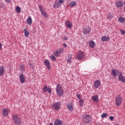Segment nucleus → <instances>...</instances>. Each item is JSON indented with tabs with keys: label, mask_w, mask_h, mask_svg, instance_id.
I'll return each instance as SVG.
<instances>
[{
	"label": "nucleus",
	"mask_w": 125,
	"mask_h": 125,
	"mask_svg": "<svg viewBox=\"0 0 125 125\" xmlns=\"http://www.w3.org/2000/svg\"><path fill=\"white\" fill-rule=\"evenodd\" d=\"M38 7H39L41 12H42L43 11V9L42 8V6L41 5H39L38 6Z\"/></svg>",
	"instance_id": "36"
},
{
	"label": "nucleus",
	"mask_w": 125,
	"mask_h": 125,
	"mask_svg": "<svg viewBox=\"0 0 125 125\" xmlns=\"http://www.w3.org/2000/svg\"><path fill=\"white\" fill-rule=\"evenodd\" d=\"M77 5V2L76 1H72L69 3V6H75Z\"/></svg>",
	"instance_id": "29"
},
{
	"label": "nucleus",
	"mask_w": 125,
	"mask_h": 125,
	"mask_svg": "<svg viewBox=\"0 0 125 125\" xmlns=\"http://www.w3.org/2000/svg\"><path fill=\"white\" fill-rule=\"evenodd\" d=\"M82 32L83 35H87L88 34L90 33V28L89 26H86L83 29Z\"/></svg>",
	"instance_id": "8"
},
{
	"label": "nucleus",
	"mask_w": 125,
	"mask_h": 125,
	"mask_svg": "<svg viewBox=\"0 0 125 125\" xmlns=\"http://www.w3.org/2000/svg\"><path fill=\"white\" fill-rule=\"evenodd\" d=\"M102 42H107L110 40V38L106 36H103L101 38Z\"/></svg>",
	"instance_id": "23"
},
{
	"label": "nucleus",
	"mask_w": 125,
	"mask_h": 125,
	"mask_svg": "<svg viewBox=\"0 0 125 125\" xmlns=\"http://www.w3.org/2000/svg\"><path fill=\"white\" fill-rule=\"evenodd\" d=\"M51 59L53 60V61H55V60H56V58L53 55H51Z\"/></svg>",
	"instance_id": "37"
},
{
	"label": "nucleus",
	"mask_w": 125,
	"mask_h": 125,
	"mask_svg": "<svg viewBox=\"0 0 125 125\" xmlns=\"http://www.w3.org/2000/svg\"><path fill=\"white\" fill-rule=\"evenodd\" d=\"M90 119H91V116L89 115L85 114L84 116L83 117V124H90L91 121Z\"/></svg>",
	"instance_id": "5"
},
{
	"label": "nucleus",
	"mask_w": 125,
	"mask_h": 125,
	"mask_svg": "<svg viewBox=\"0 0 125 125\" xmlns=\"http://www.w3.org/2000/svg\"><path fill=\"white\" fill-rule=\"evenodd\" d=\"M2 113L3 117H7L9 113H10V110L8 108H4L2 109Z\"/></svg>",
	"instance_id": "9"
},
{
	"label": "nucleus",
	"mask_w": 125,
	"mask_h": 125,
	"mask_svg": "<svg viewBox=\"0 0 125 125\" xmlns=\"http://www.w3.org/2000/svg\"><path fill=\"white\" fill-rule=\"evenodd\" d=\"M84 58V54H83V52L80 51L77 53L76 57V58L77 59V60H82Z\"/></svg>",
	"instance_id": "6"
},
{
	"label": "nucleus",
	"mask_w": 125,
	"mask_h": 125,
	"mask_svg": "<svg viewBox=\"0 0 125 125\" xmlns=\"http://www.w3.org/2000/svg\"><path fill=\"white\" fill-rule=\"evenodd\" d=\"M124 4H125L124 8L125 9V1H124Z\"/></svg>",
	"instance_id": "48"
},
{
	"label": "nucleus",
	"mask_w": 125,
	"mask_h": 125,
	"mask_svg": "<svg viewBox=\"0 0 125 125\" xmlns=\"http://www.w3.org/2000/svg\"><path fill=\"white\" fill-rule=\"evenodd\" d=\"M54 55L56 57H58L59 56V55H60V54L58 50H57L56 52H55L54 53Z\"/></svg>",
	"instance_id": "31"
},
{
	"label": "nucleus",
	"mask_w": 125,
	"mask_h": 125,
	"mask_svg": "<svg viewBox=\"0 0 125 125\" xmlns=\"http://www.w3.org/2000/svg\"><path fill=\"white\" fill-rule=\"evenodd\" d=\"M44 65L46 67L47 70H50V62L48 60H45L44 61Z\"/></svg>",
	"instance_id": "13"
},
{
	"label": "nucleus",
	"mask_w": 125,
	"mask_h": 125,
	"mask_svg": "<svg viewBox=\"0 0 125 125\" xmlns=\"http://www.w3.org/2000/svg\"><path fill=\"white\" fill-rule=\"evenodd\" d=\"M65 24L66 25V27L69 29H71V28L73 27V23H72V22L70 21H69L66 20L65 21Z\"/></svg>",
	"instance_id": "15"
},
{
	"label": "nucleus",
	"mask_w": 125,
	"mask_h": 125,
	"mask_svg": "<svg viewBox=\"0 0 125 125\" xmlns=\"http://www.w3.org/2000/svg\"><path fill=\"white\" fill-rule=\"evenodd\" d=\"M15 10L17 13H20L21 12V8L19 6H17L15 8Z\"/></svg>",
	"instance_id": "24"
},
{
	"label": "nucleus",
	"mask_w": 125,
	"mask_h": 125,
	"mask_svg": "<svg viewBox=\"0 0 125 125\" xmlns=\"http://www.w3.org/2000/svg\"><path fill=\"white\" fill-rule=\"evenodd\" d=\"M63 40H64V41H67L68 40V38L67 37H63Z\"/></svg>",
	"instance_id": "46"
},
{
	"label": "nucleus",
	"mask_w": 125,
	"mask_h": 125,
	"mask_svg": "<svg viewBox=\"0 0 125 125\" xmlns=\"http://www.w3.org/2000/svg\"><path fill=\"white\" fill-rule=\"evenodd\" d=\"M41 14L45 18H47V14H46V12H44V11H43V12H41Z\"/></svg>",
	"instance_id": "28"
},
{
	"label": "nucleus",
	"mask_w": 125,
	"mask_h": 125,
	"mask_svg": "<svg viewBox=\"0 0 125 125\" xmlns=\"http://www.w3.org/2000/svg\"><path fill=\"white\" fill-rule=\"evenodd\" d=\"M123 102V98L120 95H118L116 97L115 105L117 107H120V105L122 104Z\"/></svg>",
	"instance_id": "4"
},
{
	"label": "nucleus",
	"mask_w": 125,
	"mask_h": 125,
	"mask_svg": "<svg viewBox=\"0 0 125 125\" xmlns=\"http://www.w3.org/2000/svg\"><path fill=\"white\" fill-rule=\"evenodd\" d=\"M118 20L119 21L121 22V23H125V19L124 17H120L119 18H118Z\"/></svg>",
	"instance_id": "25"
},
{
	"label": "nucleus",
	"mask_w": 125,
	"mask_h": 125,
	"mask_svg": "<svg viewBox=\"0 0 125 125\" xmlns=\"http://www.w3.org/2000/svg\"><path fill=\"white\" fill-rule=\"evenodd\" d=\"M4 7V4H3V3L0 2V8Z\"/></svg>",
	"instance_id": "39"
},
{
	"label": "nucleus",
	"mask_w": 125,
	"mask_h": 125,
	"mask_svg": "<svg viewBox=\"0 0 125 125\" xmlns=\"http://www.w3.org/2000/svg\"><path fill=\"white\" fill-rule=\"evenodd\" d=\"M72 57H73V55H68V56L66 59V60L67 63H71V61H72Z\"/></svg>",
	"instance_id": "19"
},
{
	"label": "nucleus",
	"mask_w": 125,
	"mask_h": 125,
	"mask_svg": "<svg viewBox=\"0 0 125 125\" xmlns=\"http://www.w3.org/2000/svg\"><path fill=\"white\" fill-rule=\"evenodd\" d=\"M49 125H53V124L50 123ZM54 125H63V123L61 120L57 119L55 121Z\"/></svg>",
	"instance_id": "12"
},
{
	"label": "nucleus",
	"mask_w": 125,
	"mask_h": 125,
	"mask_svg": "<svg viewBox=\"0 0 125 125\" xmlns=\"http://www.w3.org/2000/svg\"><path fill=\"white\" fill-rule=\"evenodd\" d=\"M111 74L113 77H117V76H119V81H120V82H122V83H125V77L123 75V73L120 71V70L117 69H113L112 70Z\"/></svg>",
	"instance_id": "1"
},
{
	"label": "nucleus",
	"mask_w": 125,
	"mask_h": 125,
	"mask_svg": "<svg viewBox=\"0 0 125 125\" xmlns=\"http://www.w3.org/2000/svg\"><path fill=\"white\" fill-rule=\"evenodd\" d=\"M23 32L25 38H28V37H29V35H30V33L29 32V31H28V28H24Z\"/></svg>",
	"instance_id": "18"
},
{
	"label": "nucleus",
	"mask_w": 125,
	"mask_h": 125,
	"mask_svg": "<svg viewBox=\"0 0 125 125\" xmlns=\"http://www.w3.org/2000/svg\"><path fill=\"white\" fill-rule=\"evenodd\" d=\"M121 33L122 35H125V30H121Z\"/></svg>",
	"instance_id": "41"
},
{
	"label": "nucleus",
	"mask_w": 125,
	"mask_h": 125,
	"mask_svg": "<svg viewBox=\"0 0 125 125\" xmlns=\"http://www.w3.org/2000/svg\"><path fill=\"white\" fill-rule=\"evenodd\" d=\"M29 66H30V67H33V65L31 63H29Z\"/></svg>",
	"instance_id": "47"
},
{
	"label": "nucleus",
	"mask_w": 125,
	"mask_h": 125,
	"mask_svg": "<svg viewBox=\"0 0 125 125\" xmlns=\"http://www.w3.org/2000/svg\"><path fill=\"white\" fill-rule=\"evenodd\" d=\"M76 96H77V98H78V99H79V100H81L82 99H81L82 97L81 96L80 94H77Z\"/></svg>",
	"instance_id": "40"
},
{
	"label": "nucleus",
	"mask_w": 125,
	"mask_h": 125,
	"mask_svg": "<svg viewBox=\"0 0 125 125\" xmlns=\"http://www.w3.org/2000/svg\"><path fill=\"white\" fill-rule=\"evenodd\" d=\"M53 108H54L55 110L58 111L60 108H61V105L60 104V103H55L52 105Z\"/></svg>",
	"instance_id": "11"
},
{
	"label": "nucleus",
	"mask_w": 125,
	"mask_h": 125,
	"mask_svg": "<svg viewBox=\"0 0 125 125\" xmlns=\"http://www.w3.org/2000/svg\"><path fill=\"white\" fill-rule=\"evenodd\" d=\"M3 74H4V66L2 65L0 67V76L3 75Z\"/></svg>",
	"instance_id": "20"
},
{
	"label": "nucleus",
	"mask_w": 125,
	"mask_h": 125,
	"mask_svg": "<svg viewBox=\"0 0 125 125\" xmlns=\"http://www.w3.org/2000/svg\"><path fill=\"white\" fill-rule=\"evenodd\" d=\"M47 92H48V93H51V88L50 87H48L47 89Z\"/></svg>",
	"instance_id": "38"
},
{
	"label": "nucleus",
	"mask_w": 125,
	"mask_h": 125,
	"mask_svg": "<svg viewBox=\"0 0 125 125\" xmlns=\"http://www.w3.org/2000/svg\"><path fill=\"white\" fill-rule=\"evenodd\" d=\"M5 1H6V2H8V3L11 2V0H5Z\"/></svg>",
	"instance_id": "42"
},
{
	"label": "nucleus",
	"mask_w": 125,
	"mask_h": 125,
	"mask_svg": "<svg viewBox=\"0 0 125 125\" xmlns=\"http://www.w3.org/2000/svg\"><path fill=\"white\" fill-rule=\"evenodd\" d=\"M67 108L69 109L70 111H72L73 110V104L70 103L67 104Z\"/></svg>",
	"instance_id": "26"
},
{
	"label": "nucleus",
	"mask_w": 125,
	"mask_h": 125,
	"mask_svg": "<svg viewBox=\"0 0 125 125\" xmlns=\"http://www.w3.org/2000/svg\"><path fill=\"white\" fill-rule=\"evenodd\" d=\"M101 85V82L100 80H96L94 82V86L95 88H98V87H100Z\"/></svg>",
	"instance_id": "10"
},
{
	"label": "nucleus",
	"mask_w": 125,
	"mask_h": 125,
	"mask_svg": "<svg viewBox=\"0 0 125 125\" xmlns=\"http://www.w3.org/2000/svg\"><path fill=\"white\" fill-rule=\"evenodd\" d=\"M62 45L63 47H67V44L66 43H63Z\"/></svg>",
	"instance_id": "44"
},
{
	"label": "nucleus",
	"mask_w": 125,
	"mask_h": 125,
	"mask_svg": "<svg viewBox=\"0 0 125 125\" xmlns=\"http://www.w3.org/2000/svg\"><path fill=\"white\" fill-rule=\"evenodd\" d=\"M116 6L117 7H122L123 5H124V3H123V1L120 0L116 2Z\"/></svg>",
	"instance_id": "16"
},
{
	"label": "nucleus",
	"mask_w": 125,
	"mask_h": 125,
	"mask_svg": "<svg viewBox=\"0 0 125 125\" xmlns=\"http://www.w3.org/2000/svg\"><path fill=\"white\" fill-rule=\"evenodd\" d=\"M13 121L16 125H20L21 124V119L17 114L13 115Z\"/></svg>",
	"instance_id": "2"
},
{
	"label": "nucleus",
	"mask_w": 125,
	"mask_h": 125,
	"mask_svg": "<svg viewBox=\"0 0 125 125\" xmlns=\"http://www.w3.org/2000/svg\"><path fill=\"white\" fill-rule=\"evenodd\" d=\"M2 48V44L0 42V50Z\"/></svg>",
	"instance_id": "45"
},
{
	"label": "nucleus",
	"mask_w": 125,
	"mask_h": 125,
	"mask_svg": "<svg viewBox=\"0 0 125 125\" xmlns=\"http://www.w3.org/2000/svg\"><path fill=\"white\" fill-rule=\"evenodd\" d=\"M64 2V0H59L56 1L54 4V8H59L62 5V3Z\"/></svg>",
	"instance_id": "7"
},
{
	"label": "nucleus",
	"mask_w": 125,
	"mask_h": 125,
	"mask_svg": "<svg viewBox=\"0 0 125 125\" xmlns=\"http://www.w3.org/2000/svg\"><path fill=\"white\" fill-rule=\"evenodd\" d=\"M19 79L21 83H25V82H26V79L24 77V74H22L19 76Z\"/></svg>",
	"instance_id": "14"
},
{
	"label": "nucleus",
	"mask_w": 125,
	"mask_h": 125,
	"mask_svg": "<svg viewBox=\"0 0 125 125\" xmlns=\"http://www.w3.org/2000/svg\"><path fill=\"white\" fill-rule=\"evenodd\" d=\"M83 99H81L79 100V105L80 106H83Z\"/></svg>",
	"instance_id": "32"
},
{
	"label": "nucleus",
	"mask_w": 125,
	"mask_h": 125,
	"mask_svg": "<svg viewBox=\"0 0 125 125\" xmlns=\"http://www.w3.org/2000/svg\"><path fill=\"white\" fill-rule=\"evenodd\" d=\"M92 100L96 103H98V101H99V99L98 98V96L95 95L92 97Z\"/></svg>",
	"instance_id": "22"
},
{
	"label": "nucleus",
	"mask_w": 125,
	"mask_h": 125,
	"mask_svg": "<svg viewBox=\"0 0 125 125\" xmlns=\"http://www.w3.org/2000/svg\"><path fill=\"white\" fill-rule=\"evenodd\" d=\"M89 44L91 48H94V47H95V42H94L93 41H90Z\"/></svg>",
	"instance_id": "21"
},
{
	"label": "nucleus",
	"mask_w": 125,
	"mask_h": 125,
	"mask_svg": "<svg viewBox=\"0 0 125 125\" xmlns=\"http://www.w3.org/2000/svg\"><path fill=\"white\" fill-rule=\"evenodd\" d=\"M109 119L110 121H113V120H114V117L113 116H110L109 117Z\"/></svg>",
	"instance_id": "43"
},
{
	"label": "nucleus",
	"mask_w": 125,
	"mask_h": 125,
	"mask_svg": "<svg viewBox=\"0 0 125 125\" xmlns=\"http://www.w3.org/2000/svg\"><path fill=\"white\" fill-rule=\"evenodd\" d=\"M26 23L27 25H30V26L32 25L33 20H32V18L30 16L28 17L26 19Z\"/></svg>",
	"instance_id": "17"
},
{
	"label": "nucleus",
	"mask_w": 125,
	"mask_h": 125,
	"mask_svg": "<svg viewBox=\"0 0 125 125\" xmlns=\"http://www.w3.org/2000/svg\"><path fill=\"white\" fill-rule=\"evenodd\" d=\"M107 117V113H103L101 115L102 119H104V118H106Z\"/></svg>",
	"instance_id": "34"
},
{
	"label": "nucleus",
	"mask_w": 125,
	"mask_h": 125,
	"mask_svg": "<svg viewBox=\"0 0 125 125\" xmlns=\"http://www.w3.org/2000/svg\"><path fill=\"white\" fill-rule=\"evenodd\" d=\"M20 69L21 70V71H25V66H24V64H20Z\"/></svg>",
	"instance_id": "27"
},
{
	"label": "nucleus",
	"mask_w": 125,
	"mask_h": 125,
	"mask_svg": "<svg viewBox=\"0 0 125 125\" xmlns=\"http://www.w3.org/2000/svg\"><path fill=\"white\" fill-rule=\"evenodd\" d=\"M47 88H48L47 86L46 85H45L43 88V92H46V91H47Z\"/></svg>",
	"instance_id": "35"
},
{
	"label": "nucleus",
	"mask_w": 125,
	"mask_h": 125,
	"mask_svg": "<svg viewBox=\"0 0 125 125\" xmlns=\"http://www.w3.org/2000/svg\"><path fill=\"white\" fill-rule=\"evenodd\" d=\"M57 51L58 52H59L60 54H61V53H63V52L64 51V49L63 48H61Z\"/></svg>",
	"instance_id": "33"
},
{
	"label": "nucleus",
	"mask_w": 125,
	"mask_h": 125,
	"mask_svg": "<svg viewBox=\"0 0 125 125\" xmlns=\"http://www.w3.org/2000/svg\"><path fill=\"white\" fill-rule=\"evenodd\" d=\"M56 91L57 95H58V96H62V95H63V93L64 92V91L63 90V89H62L61 85L59 84H57Z\"/></svg>",
	"instance_id": "3"
},
{
	"label": "nucleus",
	"mask_w": 125,
	"mask_h": 125,
	"mask_svg": "<svg viewBox=\"0 0 125 125\" xmlns=\"http://www.w3.org/2000/svg\"><path fill=\"white\" fill-rule=\"evenodd\" d=\"M113 17H114V16H113V14H109L107 15L106 18H107V19L110 20V19H112L113 18Z\"/></svg>",
	"instance_id": "30"
}]
</instances>
